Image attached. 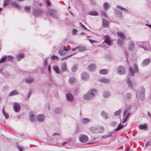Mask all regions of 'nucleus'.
I'll list each match as a JSON object with an SVG mask.
<instances>
[{
  "label": "nucleus",
  "mask_w": 151,
  "mask_h": 151,
  "mask_svg": "<svg viewBox=\"0 0 151 151\" xmlns=\"http://www.w3.org/2000/svg\"><path fill=\"white\" fill-rule=\"evenodd\" d=\"M97 91L95 89H93L84 95L83 98L86 100H91L94 98L95 95L97 93Z\"/></svg>",
  "instance_id": "1"
},
{
  "label": "nucleus",
  "mask_w": 151,
  "mask_h": 151,
  "mask_svg": "<svg viewBox=\"0 0 151 151\" xmlns=\"http://www.w3.org/2000/svg\"><path fill=\"white\" fill-rule=\"evenodd\" d=\"M118 37L121 39H119L117 40V43L121 47H122L123 45V41L126 39V37L124 34L121 32H118L116 33Z\"/></svg>",
  "instance_id": "2"
},
{
  "label": "nucleus",
  "mask_w": 151,
  "mask_h": 151,
  "mask_svg": "<svg viewBox=\"0 0 151 151\" xmlns=\"http://www.w3.org/2000/svg\"><path fill=\"white\" fill-rule=\"evenodd\" d=\"M138 94L139 99L141 101L144 99L145 96V90L143 87L142 86L139 88L138 90Z\"/></svg>",
  "instance_id": "3"
},
{
  "label": "nucleus",
  "mask_w": 151,
  "mask_h": 151,
  "mask_svg": "<svg viewBox=\"0 0 151 151\" xmlns=\"http://www.w3.org/2000/svg\"><path fill=\"white\" fill-rule=\"evenodd\" d=\"M138 46L143 48L145 50H149L150 49V45L148 42H140L138 44Z\"/></svg>",
  "instance_id": "4"
},
{
  "label": "nucleus",
  "mask_w": 151,
  "mask_h": 151,
  "mask_svg": "<svg viewBox=\"0 0 151 151\" xmlns=\"http://www.w3.org/2000/svg\"><path fill=\"white\" fill-rule=\"evenodd\" d=\"M134 67L133 68L132 67H130L129 68L130 73L132 76H134L135 73L138 71V67L136 64H134Z\"/></svg>",
  "instance_id": "5"
},
{
  "label": "nucleus",
  "mask_w": 151,
  "mask_h": 151,
  "mask_svg": "<svg viewBox=\"0 0 151 151\" xmlns=\"http://www.w3.org/2000/svg\"><path fill=\"white\" fill-rule=\"evenodd\" d=\"M117 73L120 75H123L125 73L126 70L124 68L120 66L118 67L116 70Z\"/></svg>",
  "instance_id": "6"
},
{
  "label": "nucleus",
  "mask_w": 151,
  "mask_h": 151,
  "mask_svg": "<svg viewBox=\"0 0 151 151\" xmlns=\"http://www.w3.org/2000/svg\"><path fill=\"white\" fill-rule=\"evenodd\" d=\"M90 130L91 131L95 130V132L101 133L103 132L104 129L102 127H99L96 128L94 127H91L90 128Z\"/></svg>",
  "instance_id": "7"
},
{
  "label": "nucleus",
  "mask_w": 151,
  "mask_h": 151,
  "mask_svg": "<svg viewBox=\"0 0 151 151\" xmlns=\"http://www.w3.org/2000/svg\"><path fill=\"white\" fill-rule=\"evenodd\" d=\"M80 141L82 143L86 142L88 140L87 136L85 134L81 135L79 137Z\"/></svg>",
  "instance_id": "8"
},
{
  "label": "nucleus",
  "mask_w": 151,
  "mask_h": 151,
  "mask_svg": "<svg viewBox=\"0 0 151 151\" xmlns=\"http://www.w3.org/2000/svg\"><path fill=\"white\" fill-rule=\"evenodd\" d=\"M48 12L52 17L55 18H57L58 16L57 13L55 10L52 9H49Z\"/></svg>",
  "instance_id": "9"
},
{
  "label": "nucleus",
  "mask_w": 151,
  "mask_h": 151,
  "mask_svg": "<svg viewBox=\"0 0 151 151\" xmlns=\"http://www.w3.org/2000/svg\"><path fill=\"white\" fill-rule=\"evenodd\" d=\"M150 58H148L144 60L141 64V65L144 67L148 65L150 62Z\"/></svg>",
  "instance_id": "10"
},
{
  "label": "nucleus",
  "mask_w": 151,
  "mask_h": 151,
  "mask_svg": "<svg viewBox=\"0 0 151 151\" xmlns=\"http://www.w3.org/2000/svg\"><path fill=\"white\" fill-rule=\"evenodd\" d=\"M105 40L102 43V44L104 45V43H106L109 46L111 45V41L110 38V37L109 35H106L105 36Z\"/></svg>",
  "instance_id": "11"
},
{
  "label": "nucleus",
  "mask_w": 151,
  "mask_h": 151,
  "mask_svg": "<svg viewBox=\"0 0 151 151\" xmlns=\"http://www.w3.org/2000/svg\"><path fill=\"white\" fill-rule=\"evenodd\" d=\"M89 77V74L87 73L84 72L81 75V78L82 80H88Z\"/></svg>",
  "instance_id": "12"
},
{
  "label": "nucleus",
  "mask_w": 151,
  "mask_h": 151,
  "mask_svg": "<svg viewBox=\"0 0 151 151\" xmlns=\"http://www.w3.org/2000/svg\"><path fill=\"white\" fill-rule=\"evenodd\" d=\"M13 107L14 110L16 112H19L20 108V106L19 104L17 103H14Z\"/></svg>",
  "instance_id": "13"
},
{
  "label": "nucleus",
  "mask_w": 151,
  "mask_h": 151,
  "mask_svg": "<svg viewBox=\"0 0 151 151\" xmlns=\"http://www.w3.org/2000/svg\"><path fill=\"white\" fill-rule=\"evenodd\" d=\"M42 12V10L41 9H36L33 11V14L35 16H38L40 15Z\"/></svg>",
  "instance_id": "14"
},
{
  "label": "nucleus",
  "mask_w": 151,
  "mask_h": 151,
  "mask_svg": "<svg viewBox=\"0 0 151 151\" xmlns=\"http://www.w3.org/2000/svg\"><path fill=\"white\" fill-rule=\"evenodd\" d=\"M88 68L90 71H94L96 69V66L95 64H92L88 66Z\"/></svg>",
  "instance_id": "15"
},
{
  "label": "nucleus",
  "mask_w": 151,
  "mask_h": 151,
  "mask_svg": "<svg viewBox=\"0 0 151 151\" xmlns=\"http://www.w3.org/2000/svg\"><path fill=\"white\" fill-rule=\"evenodd\" d=\"M66 97L67 100L69 101H73L74 100V97L70 93H67L66 94Z\"/></svg>",
  "instance_id": "16"
},
{
  "label": "nucleus",
  "mask_w": 151,
  "mask_h": 151,
  "mask_svg": "<svg viewBox=\"0 0 151 151\" xmlns=\"http://www.w3.org/2000/svg\"><path fill=\"white\" fill-rule=\"evenodd\" d=\"M44 119V116L43 114H40L37 116V120L40 122H43Z\"/></svg>",
  "instance_id": "17"
},
{
  "label": "nucleus",
  "mask_w": 151,
  "mask_h": 151,
  "mask_svg": "<svg viewBox=\"0 0 151 151\" xmlns=\"http://www.w3.org/2000/svg\"><path fill=\"white\" fill-rule=\"evenodd\" d=\"M114 11L115 13L116 16L119 17H121L122 14V11L117 9H114Z\"/></svg>",
  "instance_id": "18"
},
{
  "label": "nucleus",
  "mask_w": 151,
  "mask_h": 151,
  "mask_svg": "<svg viewBox=\"0 0 151 151\" xmlns=\"http://www.w3.org/2000/svg\"><path fill=\"white\" fill-rule=\"evenodd\" d=\"M134 43L132 41L129 42V49L130 51L133 50L134 48Z\"/></svg>",
  "instance_id": "19"
},
{
  "label": "nucleus",
  "mask_w": 151,
  "mask_h": 151,
  "mask_svg": "<svg viewBox=\"0 0 151 151\" xmlns=\"http://www.w3.org/2000/svg\"><path fill=\"white\" fill-rule=\"evenodd\" d=\"M36 116L33 113L31 112L29 114V119L31 121L34 122L35 120Z\"/></svg>",
  "instance_id": "20"
},
{
  "label": "nucleus",
  "mask_w": 151,
  "mask_h": 151,
  "mask_svg": "<svg viewBox=\"0 0 151 151\" xmlns=\"http://www.w3.org/2000/svg\"><path fill=\"white\" fill-rule=\"evenodd\" d=\"M61 68L62 71L63 72L66 71L68 70L66 64L65 63H63L61 65Z\"/></svg>",
  "instance_id": "21"
},
{
  "label": "nucleus",
  "mask_w": 151,
  "mask_h": 151,
  "mask_svg": "<svg viewBox=\"0 0 151 151\" xmlns=\"http://www.w3.org/2000/svg\"><path fill=\"white\" fill-rule=\"evenodd\" d=\"M103 6L104 9L106 11L110 7V5L108 2H106L104 4Z\"/></svg>",
  "instance_id": "22"
},
{
  "label": "nucleus",
  "mask_w": 151,
  "mask_h": 151,
  "mask_svg": "<svg viewBox=\"0 0 151 151\" xmlns=\"http://www.w3.org/2000/svg\"><path fill=\"white\" fill-rule=\"evenodd\" d=\"M102 21L103 26L106 27H108L109 24V22L105 19H103Z\"/></svg>",
  "instance_id": "23"
},
{
  "label": "nucleus",
  "mask_w": 151,
  "mask_h": 151,
  "mask_svg": "<svg viewBox=\"0 0 151 151\" xmlns=\"http://www.w3.org/2000/svg\"><path fill=\"white\" fill-rule=\"evenodd\" d=\"M101 115L103 118L105 119H108L109 114L104 111H102L101 112Z\"/></svg>",
  "instance_id": "24"
},
{
  "label": "nucleus",
  "mask_w": 151,
  "mask_h": 151,
  "mask_svg": "<svg viewBox=\"0 0 151 151\" xmlns=\"http://www.w3.org/2000/svg\"><path fill=\"white\" fill-rule=\"evenodd\" d=\"M10 4L11 5L13 6L15 8L18 9H20V6L18 5L17 4L15 1L12 2Z\"/></svg>",
  "instance_id": "25"
},
{
  "label": "nucleus",
  "mask_w": 151,
  "mask_h": 151,
  "mask_svg": "<svg viewBox=\"0 0 151 151\" xmlns=\"http://www.w3.org/2000/svg\"><path fill=\"white\" fill-rule=\"evenodd\" d=\"M99 81L104 83H109L110 81L109 79L105 78H102L100 79Z\"/></svg>",
  "instance_id": "26"
},
{
  "label": "nucleus",
  "mask_w": 151,
  "mask_h": 151,
  "mask_svg": "<svg viewBox=\"0 0 151 151\" xmlns=\"http://www.w3.org/2000/svg\"><path fill=\"white\" fill-rule=\"evenodd\" d=\"M69 81L70 84L73 85L75 83L76 80L74 77H71L69 78Z\"/></svg>",
  "instance_id": "27"
},
{
  "label": "nucleus",
  "mask_w": 151,
  "mask_h": 151,
  "mask_svg": "<svg viewBox=\"0 0 151 151\" xmlns=\"http://www.w3.org/2000/svg\"><path fill=\"white\" fill-rule=\"evenodd\" d=\"M139 127L140 129H143L147 130L148 128L145 124H144L140 125L139 126Z\"/></svg>",
  "instance_id": "28"
},
{
  "label": "nucleus",
  "mask_w": 151,
  "mask_h": 151,
  "mask_svg": "<svg viewBox=\"0 0 151 151\" xmlns=\"http://www.w3.org/2000/svg\"><path fill=\"white\" fill-rule=\"evenodd\" d=\"M76 48L79 51H84L86 50L87 49L86 47L84 46L82 47L81 46H78L76 47Z\"/></svg>",
  "instance_id": "29"
},
{
  "label": "nucleus",
  "mask_w": 151,
  "mask_h": 151,
  "mask_svg": "<svg viewBox=\"0 0 151 151\" xmlns=\"http://www.w3.org/2000/svg\"><path fill=\"white\" fill-rule=\"evenodd\" d=\"M18 94V92L16 90H14L10 93L9 95V96H11L15 95H17Z\"/></svg>",
  "instance_id": "30"
},
{
  "label": "nucleus",
  "mask_w": 151,
  "mask_h": 151,
  "mask_svg": "<svg viewBox=\"0 0 151 151\" xmlns=\"http://www.w3.org/2000/svg\"><path fill=\"white\" fill-rule=\"evenodd\" d=\"M127 83L128 86L131 89L133 88V83H132V81H130L129 78L127 80Z\"/></svg>",
  "instance_id": "31"
},
{
  "label": "nucleus",
  "mask_w": 151,
  "mask_h": 151,
  "mask_svg": "<svg viewBox=\"0 0 151 151\" xmlns=\"http://www.w3.org/2000/svg\"><path fill=\"white\" fill-rule=\"evenodd\" d=\"M90 121V120L87 118H83L82 119V123L84 124H86Z\"/></svg>",
  "instance_id": "32"
},
{
  "label": "nucleus",
  "mask_w": 151,
  "mask_h": 151,
  "mask_svg": "<svg viewBox=\"0 0 151 151\" xmlns=\"http://www.w3.org/2000/svg\"><path fill=\"white\" fill-rule=\"evenodd\" d=\"M88 13L91 15L96 16L99 15L98 13L96 11H91L89 12Z\"/></svg>",
  "instance_id": "33"
},
{
  "label": "nucleus",
  "mask_w": 151,
  "mask_h": 151,
  "mask_svg": "<svg viewBox=\"0 0 151 151\" xmlns=\"http://www.w3.org/2000/svg\"><path fill=\"white\" fill-rule=\"evenodd\" d=\"M25 82L28 83H32L34 81L33 78H30L26 79L25 80Z\"/></svg>",
  "instance_id": "34"
},
{
  "label": "nucleus",
  "mask_w": 151,
  "mask_h": 151,
  "mask_svg": "<svg viewBox=\"0 0 151 151\" xmlns=\"http://www.w3.org/2000/svg\"><path fill=\"white\" fill-rule=\"evenodd\" d=\"M132 97V94L130 93H127L126 95V98L127 100H129Z\"/></svg>",
  "instance_id": "35"
},
{
  "label": "nucleus",
  "mask_w": 151,
  "mask_h": 151,
  "mask_svg": "<svg viewBox=\"0 0 151 151\" xmlns=\"http://www.w3.org/2000/svg\"><path fill=\"white\" fill-rule=\"evenodd\" d=\"M116 7L117 9H119L121 10H122L124 11H126V12L128 11V10L127 9L123 7L122 6H120V5H117L116 6Z\"/></svg>",
  "instance_id": "36"
},
{
  "label": "nucleus",
  "mask_w": 151,
  "mask_h": 151,
  "mask_svg": "<svg viewBox=\"0 0 151 151\" xmlns=\"http://www.w3.org/2000/svg\"><path fill=\"white\" fill-rule=\"evenodd\" d=\"M108 72V70L106 69H101L99 71V73L101 74L106 75Z\"/></svg>",
  "instance_id": "37"
},
{
  "label": "nucleus",
  "mask_w": 151,
  "mask_h": 151,
  "mask_svg": "<svg viewBox=\"0 0 151 151\" xmlns=\"http://www.w3.org/2000/svg\"><path fill=\"white\" fill-rule=\"evenodd\" d=\"M53 70L55 71V72L57 73H60V69L57 66H55L53 68Z\"/></svg>",
  "instance_id": "38"
},
{
  "label": "nucleus",
  "mask_w": 151,
  "mask_h": 151,
  "mask_svg": "<svg viewBox=\"0 0 151 151\" xmlns=\"http://www.w3.org/2000/svg\"><path fill=\"white\" fill-rule=\"evenodd\" d=\"M63 50L62 47L58 51L59 54L61 56L64 55L65 54V53L63 52Z\"/></svg>",
  "instance_id": "39"
},
{
  "label": "nucleus",
  "mask_w": 151,
  "mask_h": 151,
  "mask_svg": "<svg viewBox=\"0 0 151 151\" xmlns=\"http://www.w3.org/2000/svg\"><path fill=\"white\" fill-rule=\"evenodd\" d=\"M110 95V93L108 92H105L103 94V96L105 98H108Z\"/></svg>",
  "instance_id": "40"
},
{
  "label": "nucleus",
  "mask_w": 151,
  "mask_h": 151,
  "mask_svg": "<svg viewBox=\"0 0 151 151\" xmlns=\"http://www.w3.org/2000/svg\"><path fill=\"white\" fill-rule=\"evenodd\" d=\"M13 59V57L11 55L6 56V60L7 61H12Z\"/></svg>",
  "instance_id": "41"
},
{
  "label": "nucleus",
  "mask_w": 151,
  "mask_h": 151,
  "mask_svg": "<svg viewBox=\"0 0 151 151\" xmlns=\"http://www.w3.org/2000/svg\"><path fill=\"white\" fill-rule=\"evenodd\" d=\"M62 111V109L60 108L57 107L54 110V112L58 113Z\"/></svg>",
  "instance_id": "42"
},
{
  "label": "nucleus",
  "mask_w": 151,
  "mask_h": 151,
  "mask_svg": "<svg viewBox=\"0 0 151 151\" xmlns=\"http://www.w3.org/2000/svg\"><path fill=\"white\" fill-rule=\"evenodd\" d=\"M24 55L22 54H19L17 56L18 60H19L24 58Z\"/></svg>",
  "instance_id": "43"
},
{
  "label": "nucleus",
  "mask_w": 151,
  "mask_h": 151,
  "mask_svg": "<svg viewBox=\"0 0 151 151\" xmlns=\"http://www.w3.org/2000/svg\"><path fill=\"white\" fill-rule=\"evenodd\" d=\"M2 113L4 115V116L5 117L6 119H7L9 117V115L8 114H6L4 111V107L3 108V109H2Z\"/></svg>",
  "instance_id": "44"
},
{
  "label": "nucleus",
  "mask_w": 151,
  "mask_h": 151,
  "mask_svg": "<svg viewBox=\"0 0 151 151\" xmlns=\"http://www.w3.org/2000/svg\"><path fill=\"white\" fill-rule=\"evenodd\" d=\"M10 1V0H4L3 6H6L9 3Z\"/></svg>",
  "instance_id": "45"
},
{
  "label": "nucleus",
  "mask_w": 151,
  "mask_h": 151,
  "mask_svg": "<svg viewBox=\"0 0 151 151\" xmlns=\"http://www.w3.org/2000/svg\"><path fill=\"white\" fill-rule=\"evenodd\" d=\"M75 54H76L75 53H74V54H73L72 55H68L67 56H65V57H63V58H61V60L62 61H63V60H65L68 58L72 56V55H74Z\"/></svg>",
  "instance_id": "46"
},
{
  "label": "nucleus",
  "mask_w": 151,
  "mask_h": 151,
  "mask_svg": "<svg viewBox=\"0 0 151 151\" xmlns=\"http://www.w3.org/2000/svg\"><path fill=\"white\" fill-rule=\"evenodd\" d=\"M121 112L122 111L121 110H119L117 111H116L114 112V115L115 116H118L120 114Z\"/></svg>",
  "instance_id": "47"
},
{
  "label": "nucleus",
  "mask_w": 151,
  "mask_h": 151,
  "mask_svg": "<svg viewBox=\"0 0 151 151\" xmlns=\"http://www.w3.org/2000/svg\"><path fill=\"white\" fill-rule=\"evenodd\" d=\"M79 92V90L78 88L75 89L73 92V93L74 95H77Z\"/></svg>",
  "instance_id": "48"
},
{
  "label": "nucleus",
  "mask_w": 151,
  "mask_h": 151,
  "mask_svg": "<svg viewBox=\"0 0 151 151\" xmlns=\"http://www.w3.org/2000/svg\"><path fill=\"white\" fill-rule=\"evenodd\" d=\"M124 126L120 124L115 129V131H117L121 129Z\"/></svg>",
  "instance_id": "49"
},
{
  "label": "nucleus",
  "mask_w": 151,
  "mask_h": 151,
  "mask_svg": "<svg viewBox=\"0 0 151 151\" xmlns=\"http://www.w3.org/2000/svg\"><path fill=\"white\" fill-rule=\"evenodd\" d=\"M128 113H129V109H127L124 111L123 114V116L124 117L125 116L128 114Z\"/></svg>",
  "instance_id": "50"
},
{
  "label": "nucleus",
  "mask_w": 151,
  "mask_h": 151,
  "mask_svg": "<svg viewBox=\"0 0 151 151\" xmlns=\"http://www.w3.org/2000/svg\"><path fill=\"white\" fill-rule=\"evenodd\" d=\"M51 60H59V59L57 56H55V55H52V57H51Z\"/></svg>",
  "instance_id": "51"
},
{
  "label": "nucleus",
  "mask_w": 151,
  "mask_h": 151,
  "mask_svg": "<svg viewBox=\"0 0 151 151\" xmlns=\"http://www.w3.org/2000/svg\"><path fill=\"white\" fill-rule=\"evenodd\" d=\"M6 60V56H4L0 60V63H2Z\"/></svg>",
  "instance_id": "52"
},
{
  "label": "nucleus",
  "mask_w": 151,
  "mask_h": 151,
  "mask_svg": "<svg viewBox=\"0 0 151 151\" xmlns=\"http://www.w3.org/2000/svg\"><path fill=\"white\" fill-rule=\"evenodd\" d=\"M47 64V59H46L44 61L43 63V67L45 68L46 67Z\"/></svg>",
  "instance_id": "53"
},
{
  "label": "nucleus",
  "mask_w": 151,
  "mask_h": 151,
  "mask_svg": "<svg viewBox=\"0 0 151 151\" xmlns=\"http://www.w3.org/2000/svg\"><path fill=\"white\" fill-rule=\"evenodd\" d=\"M77 68V66L76 65H74L71 69V71L73 72L75 71Z\"/></svg>",
  "instance_id": "54"
},
{
  "label": "nucleus",
  "mask_w": 151,
  "mask_h": 151,
  "mask_svg": "<svg viewBox=\"0 0 151 151\" xmlns=\"http://www.w3.org/2000/svg\"><path fill=\"white\" fill-rule=\"evenodd\" d=\"M101 13L103 16H104L105 17H107V16L106 15V12L105 11L103 10L102 11H101Z\"/></svg>",
  "instance_id": "55"
},
{
  "label": "nucleus",
  "mask_w": 151,
  "mask_h": 151,
  "mask_svg": "<svg viewBox=\"0 0 151 151\" xmlns=\"http://www.w3.org/2000/svg\"><path fill=\"white\" fill-rule=\"evenodd\" d=\"M77 30L76 29H74L72 31V34L73 35H75L77 33Z\"/></svg>",
  "instance_id": "56"
},
{
  "label": "nucleus",
  "mask_w": 151,
  "mask_h": 151,
  "mask_svg": "<svg viewBox=\"0 0 151 151\" xmlns=\"http://www.w3.org/2000/svg\"><path fill=\"white\" fill-rule=\"evenodd\" d=\"M17 148L20 151H23L24 149V148L23 147L19 145L17 146Z\"/></svg>",
  "instance_id": "57"
},
{
  "label": "nucleus",
  "mask_w": 151,
  "mask_h": 151,
  "mask_svg": "<svg viewBox=\"0 0 151 151\" xmlns=\"http://www.w3.org/2000/svg\"><path fill=\"white\" fill-rule=\"evenodd\" d=\"M63 50H64L65 51H68L69 50H70V49L68 48H67L65 46H63Z\"/></svg>",
  "instance_id": "58"
},
{
  "label": "nucleus",
  "mask_w": 151,
  "mask_h": 151,
  "mask_svg": "<svg viewBox=\"0 0 151 151\" xmlns=\"http://www.w3.org/2000/svg\"><path fill=\"white\" fill-rule=\"evenodd\" d=\"M30 7L28 6H25L24 8L25 10L28 12H29L30 11Z\"/></svg>",
  "instance_id": "59"
},
{
  "label": "nucleus",
  "mask_w": 151,
  "mask_h": 151,
  "mask_svg": "<svg viewBox=\"0 0 151 151\" xmlns=\"http://www.w3.org/2000/svg\"><path fill=\"white\" fill-rule=\"evenodd\" d=\"M117 124V123L115 122H112L111 124V125L112 126H116Z\"/></svg>",
  "instance_id": "60"
},
{
  "label": "nucleus",
  "mask_w": 151,
  "mask_h": 151,
  "mask_svg": "<svg viewBox=\"0 0 151 151\" xmlns=\"http://www.w3.org/2000/svg\"><path fill=\"white\" fill-rule=\"evenodd\" d=\"M91 3L93 5H96V3L95 0H90Z\"/></svg>",
  "instance_id": "61"
},
{
  "label": "nucleus",
  "mask_w": 151,
  "mask_h": 151,
  "mask_svg": "<svg viewBox=\"0 0 151 151\" xmlns=\"http://www.w3.org/2000/svg\"><path fill=\"white\" fill-rule=\"evenodd\" d=\"M151 145V142L150 141L148 142L146 144L145 146H149Z\"/></svg>",
  "instance_id": "62"
},
{
  "label": "nucleus",
  "mask_w": 151,
  "mask_h": 151,
  "mask_svg": "<svg viewBox=\"0 0 151 151\" xmlns=\"http://www.w3.org/2000/svg\"><path fill=\"white\" fill-rule=\"evenodd\" d=\"M46 3L47 4V5L48 6H50V2L48 0H47L46 1Z\"/></svg>",
  "instance_id": "63"
},
{
  "label": "nucleus",
  "mask_w": 151,
  "mask_h": 151,
  "mask_svg": "<svg viewBox=\"0 0 151 151\" xmlns=\"http://www.w3.org/2000/svg\"><path fill=\"white\" fill-rule=\"evenodd\" d=\"M127 119L128 118L126 117V118L124 119V121L123 122V123L124 124V123L126 122H127Z\"/></svg>",
  "instance_id": "64"
}]
</instances>
